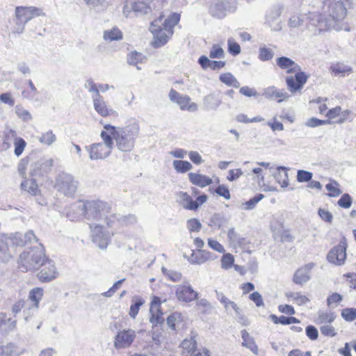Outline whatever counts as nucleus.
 Returning a JSON list of instances; mask_svg holds the SVG:
<instances>
[{
	"label": "nucleus",
	"instance_id": "f257e3e1",
	"mask_svg": "<svg viewBox=\"0 0 356 356\" xmlns=\"http://www.w3.org/2000/svg\"><path fill=\"white\" fill-rule=\"evenodd\" d=\"M104 128L107 134H111L113 140H115V145L120 151L130 152L134 149L140 132L138 122H133L123 127L106 124Z\"/></svg>",
	"mask_w": 356,
	"mask_h": 356
},
{
	"label": "nucleus",
	"instance_id": "f03ea898",
	"mask_svg": "<svg viewBox=\"0 0 356 356\" xmlns=\"http://www.w3.org/2000/svg\"><path fill=\"white\" fill-rule=\"evenodd\" d=\"M162 17L152 22L150 26V31L154 35L153 45L154 47H160L164 45L170 36L173 34V28L180 20V15L177 13L170 15L161 23Z\"/></svg>",
	"mask_w": 356,
	"mask_h": 356
},
{
	"label": "nucleus",
	"instance_id": "7ed1b4c3",
	"mask_svg": "<svg viewBox=\"0 0 356 356\" xmlns=\"http://www.w3.org/2000/svg\"><path fill=\"white\" fill-rule=\"evenodd\" d=\"M44 258V250L42 246L32 248L20 254L19 268L24 271L37 270L41 267Z\"/></svg>",
	"mask_w": 356,
	"mask_h": 356
},
{
	"label": "nucleus",
	"instance_id": "20e7f679",
	"mask_svg": "<svg viewBox=\"0 0 356 356\" xmlns=\"http://www.w3.org/2000/svg\"><path fill=\"white\" fill-rule=\"evenodd\" d=\"M100 136L103 143H95L85 147L90 160L104 159L111 154L114 143L111 134H107L104 130L101 132Z\"/></svg>",
	"mask_w": 356,
	"mask_h": 356
},
{
	"label": "nucleus",
	"instance_id": "39448f33",
	"mask_svg": "<svg viewBox=\"0 0 356 356\" xmlns=\"http://www.w3.org/2000/svg\"><path fill=\"white\" fill-rule=\"evenodd\" d=\"M76 207L80 209L86 218L88 220L99 221L105 215V210L109 209L108 205L99 200L80 201Z\"/></svg>",
	"mask_w": 356,
	"mask_h": 356
},
{
	"label": "nucleus",
	"instance_id": "423d86ee",
	"mask_svg": "<svg viewBox=\"0 0 356 356\" xmlns=\"http://www.w3.org/2000/svg\"><path fill=\"white\" fill-rule=\"evenodd\" d=\"M44 16L43 11L35 6H17L15 10L16 26L14 32L21 33L26 24L36 17Z\"/></svg>",
	"mask_w": 356,
	"mask_h": 356
},
{
	"label": "nucleus",
	"instance_id": "0eeeda50",
	"mask_svg": "<svg viewBox=\"0 0 356 356\" xmlns=\"http://www.w3.org/2000/svg\"><path fill=\"white\" fill-rule=\"evenodd\" d=\"M55 186L65 196L73 197L79 188V181L72 175L62 172L57 175Z\"/></svg>",
	"mask_w": 356,
	"mask_h": 356
},
{
	"label": "nucleus",
	"instance_id": "6e6552de",
	"mask_svg": "<svg viewBox=\"0 0 356 356\" xmlns=\"http://www.w3.org/2000/svg\"><path fill=\"white\" fill-rule=\"evenodd\" d=\"M235 0H212L209 6L210 15L218 19L224 18L236 10Z\"/></svg>",
	"mask_w": 356,
	"mask_h": 356
},
{
	"label": "nucleus",
	"instance_id": "1a4fd4ad",
	"mask_svg": "<svg viewBox=\"0 0 356 356\" xmlns=\"http://www.w3.org/2000/svg\"><path fill=\"white\" fill-rule=\"evenodd\" d=\"M136 338V332L131 328L119 330L114 337L113 346L118 350L130 348Z\"/></svg>",
	"mask_w": 356,
	"mask_h": 356
},
{
	"label": "nucleus",
	"instance_id": "9d476101",
	"mask_svg": "<svg viewBox=\"0 0 356 356\" xmlns=\"http://www.w3.org/2000/svg\"><path fill=\"white\" fill-rule=\"evenodd\" d=\"M90 228L91 229L92 242L99 248L106 249L111 240L109 232L105 230L102 225L99 224H90Z\"/></svg>",
	"mask_w": 356,
	"mask_h": 356
},
{
	"label": "nucleus",
	"instance_id": "9b49d317",
	"mask_svg": "<svg viewBox=\"0 0 356 356\" xmlns=\"http://www.w3.org/2000/svg\"><path fill=\"white\" fill-rule=\"evenodd\" d=\"M169 98L172 102L177 104L181 110H187L191 112L197 110V104L192 102L188 96L180 95L173 89L170 91Z\"/></svg>",
	"mask_w": 356,
	"mask_h": 356
},
{
	"label": "nucleus",
	"instance_id": "f8f14e48",
	"mask_svg": "<svg viewBox=\"0 0 356 356\" xmlns=\"http://www.w3.org/2000/svg\"><path fill=\"white\" fill-rule=\"evenodd\" d=\"M42 269L38 275L41 282H49L54 280L58 275L54 261L44 259L41 265Z\"/></svg>",
	"mask_w": 356,
	"mask_h": 356
},
{
	"label": "nucleus",
	"instance_id": "ddd939ff",
	"mask_svg": "<svg viewBox=\"0 0 356 356\" xmlns=\"http://www.w3.org/2000/svg\"><path fill=\"white\" fill-rule=\"evenodd\" d=\"M307 79L308 76L301 71L296 73L295 76H287L286 78V83L288 90L293 94L300 91L306 83Z\"/></svg>",
	"mask_w": 356,
	"mask_h": 356
},
{
	"label": "nucleus",
	"instance_id": "4468645a",
	"mask_svg": "<svg viewBox=\"0 0 356 356\" xmlns=\"http://www.w3.org/2000/svg\"><path fill=\"white\" fill-rule=\"evenodd\" d=\"M196 335L192 336L190 339H184L181 344L182 350V356H209V351L207 349L203 350L202 353L195 354L197 342L195 340Z\"/></svg>",
	"mask_w": 356,
	"mask_h": 356
},
{
	"label": "nucleus",
	"instance_id": "2eb2a0df",
	"mask_svg": "<svg viewBox=\"0 0 356 356\" xmlns=\"http://www.w3.org/2000/svg\"><path fill=\"white\" fill-rule=\"evenodd\" d=\"M175 296L179 301L189 302L197 298L198 293L193 290L189 284L177 286Z\"/></svg>",
	"mask_w": 356,
	"mask_h": 356
},
{
	"label": "nucleus",
	"instance_id": "dca6fc26",
	"mask_svg": "<svg viewBox=\"0 0 356 356\" xmlns=\"http://www.w3.org/2000/svg\"><path fill=\"white\" fill-rule=\"evenodd\" d=\"M161 300L158 297H154L149 308V322L152 326H156L159 324H162L164 322L163 314L161 310Z\"/></svg>",
	"mask_w": 356,
	"mask_h": 356
},
{
	"label": "nucleus",
	"instance_id": "f3484780",
	"mask_svg": "<svg viewBox=\"0 0 356 356\" xmlns=\"http://www.w3.org/2000/svg\"><path fill=\"white\" fill-rule=\"evenodd\" d=\"M346 248L344 244H339L334 247L328 253L327 259L329 262L341 266L346 259Z\"/></svg>",
	"mask_w": 356,
	"mask_h": 356
},
{
	"label": "nucleus",
	"instance_id": "a211bd4d",
	"mask_svg": "<svg viewBox=\"0 0 356 356\" xmlns=\"http://www.w3.org/2000/svg\"><path fill=\"white\" fill-rule=\"evenodd\" d=\"M263 96L269 99H278L277 102H282L287 99L290 96L284 90H280L275 86H269L264 89Z\"/></svg>",
	"mask_w": 356,
	"mask_h": 356
},
{
	"label": "nucleus",
	"instance_id": "6ab92c4d",
	"mask_svg": "<svg viewBox=\"0 0 356 356\" xmlns=\"http://www.w3.org/2000/svg\"><path fill=\"white\" fill-rule=\"evenodd\" d=\"M276 63L280 69L286 70L287 73H297L301 70L300 67L296 63L286 56L277 58Z\"/></svg>",
	"mask_w": 356,
	"mask_h": 356
},
{
	"label": "nucleus",
	"instance_id": "aec40b11",
	"mask_svg": "<svg viewBox=\"0 0 356 356\" xmlns=\"http://www.w3.org/2000/svg\"><path fill=\"white\" fill-rule=\"evenodd\" d=\"M54 165L52 159H41L37 161L33 166L31 170L32 175H43L50 171Z\"/></svg>",
	"mask_w": 356,
	"mask_h": 356
},
{
	"label": "nucleus",
	"instance_id": "412c9836",
	"mask_svg": "<svg viewBox=\"0 0 356 356\" xmlns=\"http://www.w3.org/2000/svg\"><path fill=\"white\" fill-rule=\"evenodd\" d=\"M92 99L93 102L94 108L99 115L103 117H106L113 113V110L108 108L106 103L102 95L92 96Z\"/></svg>",
	"mask_w": 356,
	"mask_h": 356
},
{
	"label": "nucleus",
	"instance_id": "4be33fe9",
	"mask_svg": "<svg viewBox=\"0 0 356 356\" xmlns=\"http://www.w3.org/2000/svg\"><path fill=\"white\" fill-rule=\"evenodd\" d=\"M312 267V266L309 264L298 269L293 275V282L300 285L307 282L311 278L310 270Z\"/></svg>",
	"mask_w": 356,
	"mask_h": 356
},
{
	"label": "nucleus",
	"instance_id": "5701e85b",
	"mask_svg": "<svg viewBox=\"0 0 356 356\" xmlns=\"http://www.w3.org/2000/svg\"><path fill=\"white\" fill-rule=\"evenodd\" d=\"M178 202L184 208L189 210H195L198 208L199 204L193 201L191 196L184 192H179L177 194Z\"/></svg>",
	"mask_w": 356,
	"mask_h": 356
},
{
	"label": "nucleus",
	"instance_id": "b1692460",
	"mask_svg": "<svg viewBox=\"0 0 356 356\" xmlns=\"http://www.w3.org/2000/svg\"><path fill=\"white\" fill-rule=\"evenodd\" d=\"M188 179L193 184L201 188L209 186L212 183V179L210 177L195 172H190Z\"/></svg>",
	"mask_w": 356,
	"mask_h": 356
},
{
	"label": "nucleus",
	"instance_id": "393cba45",
	"mask_svg": "<svg viewBox=\"0 0 356 356\" xmlns=\"http://www.w3.org/2000/svg\"><path fill=\"white\" fill-rule=\"evenodd\" d=\"M337 315L333 312L318 311L316 323L318 325L331 324L336 318Z\"/></svg>",
	"mask_w": 356,
	"mask_h": 356
},
{
	"label": "nucleus",
	"instance_id": "a878e982",
	"mask_svg": "<svg viewBox=\"0 0 356 356\" xmlns=\"http://www.w3.org/2000/svg\"><path fill=\"white\" fill-rule=\"evenodd\" d=\"M277 182L280 184L281 187L285 188L289 186V179L287 169L285 167H278L276 172L273 173Z\"/></svg>",
	"mask_w": 356,
	"mask_h": 356
},
{
	"label": "nucleus",
	"instance_id": "bb28decb",
	"mask_svg": "<svg viewBox=\"0 0 356 356\" xmlns=\"http://www.w3.org/2000/svg\"><path fill=\"white\" fill-rule=\"evenodd\" d=\"M330 70L335 75L344 76L353 72V68L343 63H337L330 66Z\"/></svg>",
	"mask_w": 356,
	"mask_h": 356
},
{
	"label": "nucleus",
	"instance_id": "cd10ccee",
	"mask_svg": "<svg viewBox=\"0 0 356 356\" xmlns=\"http://www.w3.org/2000/svg\"><path fill=\"white\" fill-rule=\"evenodd\" d=\"M103 38L105 41L108 42L115 40H120L122 39V33L118 28L113 27L104 31Z\"/></svg>",
	"mask_w": 356,
	"mask_h": 356
},
{
	"label": "nucleus",
	"instance_id": "c85d7f7f",
	"mask_svg": "<svg viewBox=\"0 0 356 356\" xmlns=\"http://www.w3.org/2000/svg\"><path fill=\"white\" fill-rule=\"evenodd\" d=\"M44 294L43 289L40 287H36L30 291L29 294V298L26 301V302H29L32 305H36L38 307H39L40 301L42 300V298Z\"/></svg>",
	"mask_w": 356,
	"mask_h": 356
},
{
	"label": "nucleus",
	"instance_id": "c756f323",
	"mask_svg": "<svg viewBox=\"0 0 356 356\" xmlns=\"http://www.w3.org/2000/svg\"><path fill=\"white\" fill-rule=\"evenodd\" d=\"M132 304L129 309V315L133 319H135L139 312L140 307L145 304V300L140 296H134L132 298Z\"/></svg>",
	"mask_w": 356,
	"mask_h": 356
},
{
	"label": "nucleus",
	"instance_id": "7c9ffc66",
	"mask_svg": "<svg viewBox=\"0 0 356 356\" xmlns=\"http://www.w3.org/2000/svg\"><path fill=\"white\" fill-rule=\"evenodd\" d=\"M241 337L243 339V346L249 348L255 355L257 354L258 348L255 344L253 339L250 336V334L245 330L241 331Z\"/></svg>",
	"mask_w": 356,
	"mask_h": 356
},
{
	"label": "nucleus",
	"instance_id": "2f4dec72",
	"mask_svg": "<svg viewBox=\"0 0 356 356\" xmlns=\"http://www.w3.org/2000/svg\"><path fill=\"white\" fill-rule=\"evenodd\" d=\"M286 296L291 298L295 303L299 306L304 305L310 302V300L300 292L289 291L286 293Z\"/></svg>",
	"mask_w": 356,
	"mask_h": 356
},
{
	"label": "nucleus",
	"instance_id": "473e14b6",
	"mask_svg": "<svg viewBox=\"0 0 356 356\" xmlns=\"http://www.w3.org/2000/svg\"><path fill=\"white\" fill-rule=\"evenodd\" d=\"M146 57L137 51H132L127 55V63L131 65H136L138 70H140V68L137 65L144 63Z\"/></svg>",
	"mask_w": 356,
	"mask_h": 356
},
{
	"label": "nucleus",
	"instance_id": "72a5a7b5",
	"mask_svg": "<svg viewBox=\"0 0 356 356\" xmlns=\"http://www.w3.org/2000/svg\"><path fill=\"white\" fill-rule=\"evenodd\" d=\"M38 140L43 145L51 146L56 142V136L53 133L51 130H49L42 133L38 137Z\"/></svg>",
	"mask_w": 356,
	"mask_h": 356
},
{
	"label": "nucleus",
	"instance_id": "f704fd0d",
	"mask_svg": "<svg viewBox=\"0 0 356 356\" xmlns=\"http://www.w3.org/2000/svg\"><path fill=\"white\" fill-rule=\"evenodd\" d=\"M152 12V7L144 1L134 2V13L136 15H146Z\"/></svg>",
	"mask_w": 356,
	"mask_h": 356
},
{
	"label": "nucleus",
	"instance_id": "c9c22d12",
	"mask_svg": "<svg viewBox=\"0 0 356 356\" xmlns=\"http://www.w3.org/2000/svg\"><path fill=\"white\" fill-rule=\"evenodd\" d=\"M172 165L175 170L179 173H185L193 168L191 163L187 161L175 160Z\"/></svg>",
	"mask_w": 356,
	"mask_h": 356
},
{
	"label": "nucleus",
	"instance_id": "e433bc0d",
	"mask_svg": "<svg viewBox=\"0 0 356 356\" xmlns=\"http://www.w3.org/2000/svg\"><path fill=\"white\" fill-rule=\"evenodd\" d=\"M220 80L228 86L239 88L240 83L231 73H225L220 75Z\"/></svg>",
	"mask_w": 356,
	"mask_h": 356
},
{
	"label": "nucleus",
	"instance_id": "4c0bfd02",
	"mask_svg": "<svg viewBox=\"0 0 356 356\" xmlns=\"http://www.w3.org/2000/svg\"><path fill=\"white\" fill-rule=\"evenodd\" d=\"M284 10V6L281 4L274 6L268 14L267 15L266 19L268 23L279 18Z\"/></svg>",
	"mask_w": 356,
	"mask_h": 356
},
{
	"label": "nucleus",
	"instance_id": "58836bf2",
	"mask_svg": "<svg viewBox=\"0 0 356 356\" xmlns=\"http://www.w3.org/2000/svg\"><path fill=\"white\" fill-rule=\"evenodd\" d=\"M220 103V101L213 95H209L204 98V104L207 109L216 110Z\"/></svg>",
	"mask_w": 356,
	"mask_h": 356
},
{
	"label": "nucleus",
	"instance_id": "ea45409f",
	"mask_svg": "<svg viewBox=\"0 0 356 356\" xmlns=\"http://www.w3.org/2000/svg\"><path fill=\"white\" fill-rule=\"evenodd\" d=\"M218 299L225 305V309L227 310L229 307H232L236 313L239 314V308L235 302L229 300L222 293H217Z\"/></svg>",
	"mask_w": 356,
	"mask_h": 356
},
{
	"label": "nucleus",
	"instance_id": "a19ab883",
	"mask_svg": "<svg viewBox=\"0 0 356 356\" xmlns=\"http://www.w3.org/2000/svg\"><path fill=\"white\" fill-rule=\"evenodd\" d=\"M15 113L17 117L24 122H28L31 120L32 115L30 112L25 109L21 105H17L15 108Z\"/></svg>",
	"mask_w": 356,
	"mask_h": 356
},
{
	"label": "nucleus",
	"instance_id": "79ce46f5",
	"mask_svg": "<svg viewBox=\"0 0 356 356\" xmlns=\"http://www.w3.org/2000/svg\"><path fill=\"white\" fill-rule=\"evenodd\" d=\"M38 308L36 305H34L29 302H26L23 310L24 320L28 321L31 317L33 316L38 312Z\"/></svg>",
	"mask_w": 356,
	"mask_h": 356
},
{
	"label": "nucleus",
	"instance_id": "37998d69",
	"mask_svg": "<svg viewBox=\"0 0 356 356\" xmlns=\"http://www.w3.org/2000/svg\"><path fill=\"white\" fill-rule=\"evenodd\" d=\"M181 322V315L177 312L172 314L167 318V324L172 330H176L177 326H178Z\"/></svg>",
	"mask_w": 356,
	"mask_h": 356
},
{
	"label": "nucleus",
	"instance_id": "c03bdc74",
	"mask_svg": "<svg viewBox=\"0 0 356 356\" xmlns=\"http://www.w3.org/2000/svg\"><path fill=\"white\" fill-rule=\"evenodd\" d=\"M234 257L231 253L224 254L220 259L221 268L228 270L234 266Z\"/></svg>",
	"mask_w": 356,
	"mask_h": 356
},
{
	"label": "nucleus",
	"instance_id": "a18cd8bd",
	"mask_svg": "<svg viewBox=\"0 0 356 356\" xmlns=\"http://www.w3.org/2000/svg\"><path fill=\"white\" fill-rule=\"evenodd\" d=\"M274 56V51L273 49L266 47V46L260 47L259 50V58L262 61L270 60Z\"/></svg>",
	"mask_w": 356,
	"mask_h": 356
},
{
	"label": "nucleus",
	"instance_id": "49530a36",
	"mask_svg": "<svg viewBox=\"0 0 356 356\" xmlns=\"http://www.w3.org/2000/svg\"><path fill=\"white\" fill-rule=\"evenodd\" d=\"M21 187L31 194H35L38 190V184L33 179H25L22 182Z\"/></svg>",
	"mask_w": 356,
	"mask_h": 356
},
{
	"label": "nucleus",
	"instance_id": "de8ad7c7",
	"mask_svg": "<svg viewBox=\"0 0 356 356\" xmlns=\"http://www.w3.org/2000/svg\"><path fill=\"white\" fill-rule=\"evenodd\" d=\"M9 240L13 245L16 246H24L26 245L24 234L19 232H16L12 234L10 236Z\"/></svg>",
	"mask_w": 356,
	"mask_h": 356
},
{
	"label": "nucleus",
	"instance_id": "09e8293b",
	"mask_svg": "<svg viewBox=\"0 0 356 356\" xmlns=\"http://www.w3.org/2000/svg\"><path fill=\"white\" fill-rule=\"evenodd\" d=\"M163 274L172 282H179L181 279V273L175 270H168L165 267H162Z\"/></svg>",
	"mask_w": 356,
	"mask_h": 356
},
{
	"label": "nucleus",
	"instance_id": "8fccbe9b",
	"mask_svg": "<svg viewBox=\"0 0 356 356\" xmlns=\"http://www.w3.org/2000/svg\"><path fill=\"white\" fill-rule=\"evenodd\" d=\"M13 145L15 147V154L17 156H19L23 153L26 146V141L22 138H16L15 141L13 142Z\"/></svg>",
	"mask_w": 356,
	"mask_h": 356
},
{
	"label": "nucleus",
	"instance_id": "3c124183",
	"mask_svg": "<svg viewBox=\"0 0 356 356\" xmlns=\"http://www.w3.org/2000/svg\"><path fill=\"white\" fill-rule=\"evenodd\" d=\"M341 315L346 321H353L356 319V308H345L341 310Z\"/></svg>",
	"mask_w": 356,
	"mask_h": 356
},
{
	"label": "nucleus",
	"instance_id": "603ef678",
	"mask_svg": "<svg viewBox=\"0 0 356 356\" xmlns=\"http://www.w3.org/2000/svg\"><path fill=\"white\" fill-rule=\"evenodd\" d=\"M225 52L222 48L218 44H213L209 51V57L211 58H222Z\"/></svg>",
	"mask_w": 356,
	"mask_h": 356
},
{
	"label": "nucleus",
	"instance_id": "864d4df0",
	"mask_svg": "<svg viewBox=\"0 0 356 356\" xmlns=\"http://www.w3.org/2000/svg\"><path fill=\"white\" fill-rule=\"evenodd\" d=\"M12 255L6 243L0 241V260L7 261L11 258Z\"/></svg>",
	"mask_w": 356,
	"mask_h": 356
},
{
	"label": "nucleus",
	"instance_id": "5fc2aeb1",
	"mask_svg": "<svg viewBox=\"0 0 356 356\" xmlns=\"http://www.w3.org/2000/svg\"><path fill=\"white\" fill-rule=\"evenodd\" d=\"M321 334L325 337H334L337 335L335 328L330 324L323 325L320 327Z\"/></svg>",
	"mask_w": 356,
	"mask_h": 356
},
{
	"label": "nucleus",
	"instance_id": "6e6d98bb",
	"mask_svg": "<svg viewBox=\"0 0 356 356\" xmlns=\"http://www.w3.org/2000/svg\"><path fill=\"white\" fill-rule=\"evenodd\" d=\"M264 197V195L263 194H258V195H255L254 197H253L252 198H251L250 200H249L248 201H247L245 203L243 204V205L245 207L244 209L246 210L252 209L253 208H254L256 204L259 201H261Z\"/></svg>",
	"mask_w": 356,
	"mask_h": 356
},
{
	"label": "nucleus",
	"instance_id": "4d7b16f0",
	"mask_svg": "<svg viewBox=\"0 0 356 356\" xmlns=\"http://www.w3.org/2000/svg\"><path fill=\"white\" fill-rule=\"evenodd\" d=\"M338 186L339 184L337 181L326 184L325 188L330 192L329 196L337 197L341 194L342 192L338 188Z\"/></svg>",
	"mask_w": 356,
	"mask_h": 356
},
{
	"label": "nucleus",
	"instance_id": "13d9d810",
	"mask_svg": "<svg viewBox=\"0 0 356 356\" xmlns=\"http://www.w3.org/2000/svg\"><path fill=\"white\" fill-rule=\"evenodd\" d=\"M190 263L193 264H204V259L202 254V250H199L197 252H193L188 259Z\"/></svg>",
	"mask_w": 356,
	"mask_h": 356
},
{
	"label": "nucleus",
	"instance_id": "bf43d9fd",
	"mask_svg": "<svg viewBox=\"0 0 356 356\" xmlns=\"http://www.w3.org/2000/svg\"><path fill=\"white\" fill-rule=\"evenodd\" d=\"M84 87L88 90L89 92L93 93L92 96L101 95L99 93L98 86L92 79H88L85 82Z\"/></svg>",
	"mask_w": 356,
	"mask_h": 356
},
{
	"label": "nucleus",
	"instance_id": "052dcab7",
	"mask_svg": "<svg viewBox=\"0 0 356 356\" xmlns=\"http://www.w3.org/2000/svg\"><path fill=\"white\" fill-rule=\"evenodd\" d=\"M330 124H331V121L329 120H322L316 118H312L307 121L306 126L309 127H316L321 125Z\"/></svg>",
	"mask_w": 356,
	"mask_h": 356
},
{
	"label": "nucleus",
	"instance_id": "680f3d73",
	"mask_svg": "<svg viewBox=\"0 0 356 356\" xmlns=\"http://www.w3.org/2000/svg\"><path fill=\"white\" fill-rule=\"evenodd\" d=\"M312 173L309 171L300 170L297 173V180L299 182H307L311 181L312 178Z\"/></svg>",
	"mask_w": 356,
	"mask_h": 356
},
{
	"label": "nucleus",
	"instance_id": "e2e57ef3",
	"mask_svg": "<svg viewBox=\"0 0 356 356\" xmlns=\"http://www.w3.org/2000/svg\"><path fill=\"white\" fill-rule=\"evenodd\" d=\"M227 236H228V238H229L230 243L233 245H241V241L243 239L238 236V235L236 233V232L234 231V229L233 228L229 229L228 233H227Z\"/></svg>",
	"mask_w": 356,
	"mask_h": 356
},
{
	"label": "nucleus",
	"instance_id": "0e129e2a",
	"mask_svg": "<svg viewBox=\"0 0 356 356\" xmlns=\"http://www.w3.org/2000/svg\"><path fill=\"white\" fill-rule=\"evenodd\" d=\"M338 204L345 209H348L352 204V197L348 193L343 194L338 201Z\"/></svg>",
	"mask_w": 356,
	"mask_h": 356
},
{
	"label": "nucleus",
	"instance_id": "69168bd1",
	"mask_svg": "<svg viewBox=\"0 0 356 356\" xmlns=\"http://www.w3.org/2000/svg\"><path fill=\"white\" fill-rule=\"evenodd\" d=\"M187 227L190 232H199L202 225L197 218H191L187 220Z\"/></svg>",
	"mask_w": 356,
	"mask_h": 356
},
{
	"label": "nucleus",
	"instance_id": "338daca9",
	"mask_svg": "<svg viewBox=\"0 0 356 356\" xmlns=\"http://www.w3.org/2000/svg\"><path fill=\"white\" fill-rule=\"evenodd\" d=\"M341 113V108L340 106H336L332 109H330L325 114L326 117L328 118V120L330 121L331 120H337L340 118Z\"/></svg>",
	"mask_w": 356,
	"mask_h": 356
},
{
	"label": "nucleus",
	"instance_id": "774afa93",
	"mask_svg": "<svg viewBox=\"0 0 356 356\" xmlns=\"http://www.w3.org/2000/svg\"><path fill=\"white\" fill-rule=\"evenodd\" d=\"M228 51L230 54H233L234 56H236L239 54L241 52V47L237 42H234L233 40L229 39Z\"/></svg>",
	"mask_w": 356,
	"mask_h": 356
}]
</instances>
